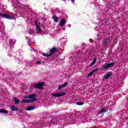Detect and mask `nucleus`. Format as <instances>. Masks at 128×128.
<instances>
[{
	"label": "nucleus",
	"mask_w": 128,
	"mask_h": 128,
	"mask_svg": "<svg viewBox=\"0 0 128 128\" xmlns=\"http://www.w3.org/2000/svg\"><path fill=\"white\" fill-rule=\"evenodd\" d=\"M115 64L116 63L114 62L104 64V66H102V70H108V68H112V66H114Z\"/></svg>",
	"instance_id": "obj_1"
},
{
	"label": "nucleus",
	"mask_w": 128,
	"mask_h": 128,
	"mask_svg": "<svg viewBox=\"0 0 128 128\" xmlns=\"http://www.w3.org/2000/svg\"><path fill=\"white\" fill-rule=\"evenodd\" d=\"M44 86V82H40L38 84H34V88H38V90H42L43 89L42 86Z\"/></svg>",
	"instance_id": "obj_2"
},
{
	"label": "nucleus",
	"mask_w": 128,
	"mask_h": 128,
	"mask_svg": "<svg viewBox=\"0 0 128 128\" xmlns=\"http://www.w3.org/2000/svg\"><path fill=\"white\" fill-rule=\"evenodd\" d=\"M0 16H2V18H6V20H14V17L12 16L1 12H0Z\"/></svg>",
	"instance_id": "obj_3"
},
{
	"label": "nucleus",
	"mask_w": 128,
	"mask_h": 128,
	"mask_svg": "<svg viewBox=\"0 0 128 128\" xmlns=\"http://www.w3.org/2000/svg\"><path fill=\"white\" fill-rule=\"evenodd\" d=\"M36 98H31L30 100H22V104H28L30 102L32 103V102H36Z\"/></svg>",
	"instance_id": "obj_4"
},
{
	"label": "nucleus",
	"mask_w": 128,
	"mask_h": 128,
	"mask_svg": "<svg viewBox=\"0 0 128 128\" xmlns=\"http://www.w3.org/2000/svg\"><path fill=\"white\" fill-rule=\"evenodd\" d=\"M110 38H104V40L102 42V45L104 46H106L108 44H110Z\"/></svg>",
	"instance_id": "obj_5"
},
{
	"label": "nucleus",
	"mask_w": 128,
	"mask_h": 128,
	"mask_svg": "<svg viewBox=\"0 0 128 128\" xmlns=\"http://www.w3.org/2000/svg\"><path fill=\"white\" fill-rule=\"evenodd\" d=\"M56 52H58V48L56 47H54L50 49V53L51 56L54 54H56Z\"/></svg>",
	"instance_id": "obj_6"
},
{
	"label": "nucleus",
	"mask_w": 128,
	"mask_h": 128,
	"mask_svg": "<svg viewBox=\"0 0 128 128\" xmlns=\"http://www.w3.org/2000/svg\"><path fill=\"white\" fill-rule=\"evenodd\" d=\"M66 94V92H62L59 94H52V96H54L55 98H60V96H62Z\"/></svg>",
	"instance_id": "obj_7"
},
{
	"label": "nucleus",
	"mask_w": 128,
	"mask_h": 128,
	"mask_svg": "<svg viewBox=\"0 0 128 128\" xmlns=\"http://www.w3.org/2000/svg\"><path fill=\"white\" fill-rule=\"evenodd\" d=\"M112 76V72H110L108 74L106 73L104 75V76L103 77V79L105 80H108V78H110V76Z\"/></svg>",
	"instance_id": "obj_8"
},
{
	"label": "nucleus",
	"mask_w": 128,
	"mask_h": 128,
	"mask_svg": "<svg viewBox=\"0 0 128 128\" xmlns=\"http://www.w3.org/2000/svg\"><path fill=\"white\" fill-rule=\"evenodd\" d=\"M108 110L106 108H102L99 112H98V114H101L104 116V112H106Z\"/></svg>",
	"instance_id": "obj_9"
},
{
	"label": "nucleus",
	"mask_w": 128,
	"mask_h": 128,
	"mask_svg": "<svg viewBox=\"0 0 128 128\" xmlns=\"http://www.w3.org/2000/svg\"><path fill=\"white\" fill-rule=\"evenodd\" d=\"M35 24H36L37 32H40H40H42V30L40 28L38 24V20L35 21Z\"/></svg>",
	"instance_id": "obj_10"
},
{
	"label": "nucleus",
	"mask_w": 128,
	"mask_h": 128,
	"mask_svg": "<svg viewBox=\"0 0 128 128\" xmlns=\"http://www.w3.org/2000/svg\"><path fill=\"white\" fill-rule=\"evenodd\" d=\"M66 19L62 18L60 21V26H64V24H66Z\"/></svg>",
	"instance_id": "obj_11"
},
{
	"label": "nucleus",
	"mask_w": 128,
	"mask_h": 128,
	"mask_svg": "<svg viewBox=\"0 0 128 128\" xmlns=\"http://www.w3.org/2000/svg\"><path fill=\"white\" fill-rule=\"evenodd\" d=\"M66 86H68V82H65L64 84H62V85H60L58 86V90H60V89L62 88H66Z\"/></svg>",
	"instance_id": "obj_12"
},
{
	"label": "nucleus",
	"mask_w": 128,
	"mask_h": 128,
	"mask_svg": "<svg viewBox=\"0 0 128 128\" xmlns=\"http://www.w3.org/2000/svg\"><path fill=\"white\" fill-rule=\"evenodd\" d=\"M34 108H36V106H30L27 108L26 110H28V112H30V110H34Z\"/></svg>",
	"instance_id": "obj_13"
},
{
	"label": "nucleus",
	"mask_w": 128,
	"mask_h": 128,
	"mask_svg": "<svg viewBox=\"0 0 128 128\" xmlns=\"http://www.w3.org/2000/svg\"><path fill=\"white\" fill-rule=\"evenodd\" d=\"M10 110H12V112H18V108H16L14 106H12Z\"/></svg>",
	"instance_id": "obj_14"
},
{
	"label": "nucleus",
	"mask_w": 128,
	"mask_h": 128,
	"mask_svg": "<svg viewBox=\"0 0 128 128\" xmlns=\"http://www.w3.org/2000/svg\"><path fill=\"white\" fill-rule=\"evenodd\" d=\"M52 20L55 22H58V18L56 17V16H52Z\"/></svg>",
	"instance_id": "obj_15"
},
{
	"label": "nucleus",
	"mask_w": 128,
	"mask_h": 128,
	"mask_svg": "<svg viewBox=\"0 0 128 128\" xmlns=\"http://www.w3.org/2000/svg\"><path fill=\"white\" fill-rule=\"evenodd\" d=\"M13 100L15 102V104H20V100L16 97L14 98Z\"/></svg>",
	"instance_id": "obj_16"
},
{
	"label": "nucleus",
	"mask_w": 128,
	"mask_h": 128,
	"mask_svg": "<svg viewBox=\"0 0 128 128\" xmlns=\"http://www.w3.org/2000/svg\"><path fill=\"white\" fill-rule=\"evenodd\" d=\"M57 122H58V120H56V118H54L51 120V122L52 124H58Z\"/></svg>",
	"instance_id": "obj_17"
},
{
	"label": "nucleus",
	"mask_w": 128,
	"mask_h": 128,
	"mask_svg": "<svg viewBox=\"0 0 128 128\" xmlns=\"http://www.w3.org/2000/svg\"><path fill=\"white\" fill-rule=\"evenodd\" d=\"M96 62V58H94L93 59V62L90 64V66H92Z\"/></svg>",
	"instance_id": "obj_18"
},
{
	"label": "nucleus",
	"mask_w": 128,
	"mask_h": 128,
	"mask_svg": "<svg viewBox=\"0 0 128 128\" xmlns=\"http://www.w3.org/2000/svg\"><path fill=\"white\" fill-rule=\"evenodd\" d=\"M0 114H8V111L6 110H4L2 109H0Z\"/></svg>",
	"instance_id": "obj_19"
},
{
	"label": "nucleus",
	"mask_w": 128,
	"mask_h": 128,
	"mask_svg": "<svg viewBox=\"0 0 128 128\" xmlns=\"http://www.w3.org/2000/svg\"><path fill=\"white\" fill-rule=\"evenodd\" d=\"M36 96V94H32L28 96V98H34V97Z\"/></svg>",
	"instance_id": "obj_20"
},
{
	"label": "nucleus",
	"mask_w": 128,
	"mask_h": 128,
	"mask_svg": "<svg viewBox=\"0 0 128 128\" xmlns=\"http://www.w3.org/2000/svg\"><path fill=\"white\" fill-rule=\"evenodd\" d=\"M76 104L77 106H82V104H84V102H76Z\"/></svg>",
	"instance_id": "obj_21"
},
{
	"label": "nucleus",
	"mask_w": 128,
	"mask_h": 128,
	"mask_svg": "<svg viewBox=\"0 0 128 128\" xmlns=\"http://www.w3.org/2000/svg\"><path fill=\"white\" fill-rule=\"evenodd\" d=\"M43 56H46V58H48V57H50V56H52L51 55H50V54H46V53H44V54H43Z\"/></svg>",
	"instance_id": "obj_22"
},
{
	"label": "nucleus",
	"mask_w": 128,
	"mask_h": 128,
	"mask_svg": "<svg viewBox=\"0 0 128 128\" xmlns=\"http://www.w3.org/2000/svg\"><path fill=\"white\" fill-rule=\"evenodd\" d=\"M92 74H94V72H92V71L88 73V76H92Z\"/></svg>",
	"instance_id": "obj_23"
},
{
	"label": "nucleus",
	"mask_w": 128,
	"mask_h": 128,
	"mask_svg": "<svg viewBox=\"0 0 128 128\" xmlns=\"http://www.w3.org/2000/svg\"><path fill=\"white\" fill-rule=\"evenodd\" d=\"M9 44H14V42H12V40H9Z\"/></svg>",
	"instance_id": "obj_24"
},
{
	"label": "nucleus",
	"mask_w": 128,
	"mask_h": 128,
	"mask_svg": "<svg viewBox=\"0 0 128 128\" xmlns=\"http://www.w3.org/2000/svg\"><path fill=\"white\" fill-rule=\"evenodd\" d=\"M98 68H96V69L94 70L92 72H98Z\"/></svg>",
	"instance_id": "obj_25"
},
{
	"label": "nucleus",
	"mask_w": 128,
	"mask_h": 128,
	"mask_svg": "<svg viewBox=\"0 0 128 128\" xmlns=\"http://www.w3.org/2000/svg\"><path fill=\"white\" fill-rule=\"evenodd\" d=\"M36 64H41V62L40 61H37Z\"/></svg>",
	"instance_id": "obj_26"
},
{
	"label": "nucleus",
	"mask_w": 128,
	"mask_h": 128,
	"mask_svg": "<svg viewBox=\"0 0 128 128\" xmlns=\"http://www.w3.org/2000/svg\"><path fill=\"white\" fill-rule=\"evenodd\" d=\"M72 2V4H74V0H70Z\"/></svg>",
	"instance_id": "obj_27"
},
{
	"label": "nucleus",
	"mask_w": 128,
	"mask_h": 128,
	"mask_svg": "<svg viewBox=\"0 0 128 128\" xmlns=\"http://www.w3.org/2000/svg\"><path fill=\"white\" fill-rule=\"evenodd\" d=\"M25 98H28V96H25Z\"/></svg>",
	"instance_id": "obj_28"
}]
</instances>
